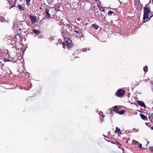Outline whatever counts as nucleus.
<instances>
[{
  "label": "nucleus",
  "instance_id": "obj_28",
  "mask_svg": "<svg viewBox=\"0 0 153 153\" xmlns=\"http://www.w3.org/2000/svg\"><path fill=\"white\" fill-rule=\"evenodd\" d=\"M152 129H153V126H152Z\"/></svg>",
  "mask_w": 153,
  "mask_h": 153
},
{
  "label": "nucleus",
  "instance_id": "obj_29",
  "mask_svg": "<svg viewBox=\"0 0 153 153\" xmlns=\"http://www.w3.org/2000/svg\"><path fill=\"white\" fill-rule=\"evenodd\" d=\"M75 31H76V33H78L77 31H76V30H75Z\"/></svg>",
  "mask_w": 153,
  "mask_h": 153
},
{
  "label": "nucleus",
  "instance_id": "obj_8",
  "mask_svg": "<svg viewBox=\"0 0 153 153\" xmlns=\"http://www.w3.org/2000/svg\"><path fill=\"white\" fill-rule=\"evenodd\" d=\"M140 115L141 118L143 120H145L146 118V116L142 114H140Z\"/></svg>",
  "mask_w": 153,
  "mask_h": 153
},
{
  "label": "nucleus",
  "instance_id": "obj_11",
  "mask_svg": "<svg viewBox=\"0 0 153 153\" xmlns=\"http://www.w3.org/2000/svg\"><path fill=\"white\" fill-rule=\"evenodd\" d=\"M93 27L95 28V29H97L99 27V26L98 25L96 24H93Z\"/></svg>",
  "mask_w": 153,
  "mask_h": 153
},
{
  "label": "nucleus",
  "instance_id": "obj_32",
  "mask_svg": "<svg viewBox=\"0 0 153 153\" xmlns=\"http://www.w3.org/2000/svg\"><path fill=\"white\" fill-rule=\"evenodd\" d=\"M94 1H97L98 0H94Z\"/></svg>",
  "mask_w": 153,
  "mask_h": 153
},
{
  "label": "nucleus",
  "instance_id": "obj_12",
  "mask_svg": "<svg viewBox=\"0 0 153 153\" xmlns=\"http://www.w3.org/2000/svg\"><path fill=\"white\" fill-rule=\"evenodd\" d=\"M31 1V0H26V4L27 6H30V1Z\"/></svg>",
  "mask_w": 153,
  "mask_h": 153
},
{
  "label": "nucleus",
  "instance_id": "obj_14",
  "mask_svg": "<svg viewBox=\"0 0 153 153\" xmlns=\"http://www.w3.org/2000/svg\"><path fill=\"white\" fill-rule=\"evenodd\" d=\"M99 8L101 11H105L104 9L102 7H101V6H100V7L99 6Z\"/></svg>",
  "mask_w": 153,
  "mask_h": 153
},
{
  "label": "nucleus",
  "instance_id": "obj_19",
  "mask_svg": "<svg viewBox=\"0 0 153 153\" xmlns=\"http://www.w3.org/2000/svg\"><path fill=\"white\" fill-rule=\"evenodd\" d=\"M113 108L114 111L115 110H116L117 109V106H116L115 107H113Z\"/></svg>",
  "mask_w": 153,
  "mask_h": 153
},
{
  "label": "nucleus",
  "instance_id": "obj_20",
  "mask_svg": "<svg viewBox=\"0 0 153 153\" xmlns=\"http://www.w3.org/2000/svg\"><path fill=\"white\" fill-rule=\"evenodd\" d=\"M114 111H115L116 113L119 114L120 111L118 109L115 110Z\"/></svg>",
  "mask_w": 153,
  "mask_h": 153
},
{
  "label": "nucleus",
  "instance_id": "obj_16",
  "mask_svg": "<svg viewBox=\"0 0 153 153\" xmlns=\"http://www.w3.org/2000/svg\"><path fill=\"white\" fill-rule=\"evenodd\" d=\"M120 131V129H119L117 127H116V130L115 131V132H119Z\"/></svg>",
  "mask_w": 153,
  "mask_h": 153
},
{
  "label": "nucleus",
  "instance_id": "obj_22",
  "mask_svg": "<svg viewBox=\"0 0 153 153\" xmlns=\"http://www.w3.org/2000/svg\"><path fill=\"white\" fill-rule=\"evenodd\" d=\"M87 50V48H84L83 49V51H85Z\"/></svg>",
  "mask_w": 153,
  "mask_h": 153
},
{
  "label": "nucleus",
  "instance_id": "obj_3",
  "mask_svg": "<svg viewBox=\"0 0 153 153\" xmlns=\"http://www.w3.org/2000/svg\"><path fill=\"white\" fill-rule=\"evenodd\" d=\"M29 17L31 20L32 22V24H33L34 23L36 22L37 19L36 16H32L31 15H30L29 16Z\"/></svg>",
  "mask_w": 153,
  "mask_h": 153
},
{
  "label": "nucleus",
  "instance_id": "obj_27",
  "mask_svg": "<svg viewBox=\"0 0 153 153\" xmlns=\"http://www.w3.org/2000/svg\"><path fill=\"white\" fill-rule=\"evenodd\" d=\"M19 31L20 30H21V28H19Z\"/></svg>",
  "mask_w": 153,
  "mask_h": 153
},
{
  "label": "nucleus",
  "instance_id": "obj_2",
  "mask_svg": "<svg viewBox=\"0 0 153 153\" xmlns=\"http://www.w3.org/2000/svg\"><path fill=\"white\" fill-rule=\"evenodd\" d=\"M125 93V91L123 90L119 89L116 92L117 95L118 96H122Z\"/></svg>",
  "mask_w": 153,
  "mask_h": 153
},
{
  "label": "nucleus",
  "instance_id": "obj_24",
  "mask_svg": "<svg viewBox=\"0 0 153 153\" xmlns=\"http://www.w3.org/2000/svg\"><path fill=\"white\" fill-rule=\"evenodd\" d=\"M65 45H64V44L63 43V48H65Z\"/></svg>",
  "mask_w": 153,
  "mask_h": 153
},
{
  "label": "nucleus",
  "instance_id": "obj_18",
  "mask_svg": "<svg viewBox=\"0 0 153 153\" xmlns=\"http://www.w3.org/2000/svg\"><path fill=\"white\" fill-rule=\"evenodd\" d=\"M53 0H47L49 4L52 3Z\"/></svg>",
  "mask_w": 153,
  "mask_h": 153
},
{
  "label": "nucleus",
  "instance_id": "obj_26",
  "mask_svg": "<svg viewBox=\"0 0 153 153\" xmlns=\"http://www.w3.org/2000/svg\"><path fill=\"white\" fill-rule=\"evenodd\" d=\"M13 7V6H11V7H10V9H11V8H12V7Z\"/></svg>",
  "mask_w": 153,
  "mask_h": 153
},
{
  "label": "nucleus",
  "instance_id": "obj_13",
  "mask_svg": "<svg viewBox=\"0 0 153 153\" xmlns=\"http://www.w3.org/2000/svg\"><path fill=\"white\" fill-rule=\"evenodd\" d=\"M143 70L145 72H147L148 71V68L146 65L143 68Z\"/></svg>",
  "mask_w": 153,
  "mask_h": 153
},
{
  "label": "nucleus",
  "instance_id": "obj_30",
  "mask_svg": "<svg viewBox=\"0 0 153 153\" xmlns=\"http://www.w3.org/2000/svg\"><path fill=\"white\" fill-rule=\"evenodd\" d=\"M69 27H70V25H68Z\"/></svg>",
  "mask_w": 153,
  "mask_h": 153
},
{
  "label": "nucleus",
  "instance_id": "obj_34",
  "mask_svg": "<svg viewBox=\"0 0 153 153\" xmlns=\"http://www.w3.org/2000/svg\"><path fill=\"white\" fill-rule=\"evenodd\" d=\"M88 50H90V49H89V48H88Z\"/></svg>",
  "mask_w": 153,
  "mask_h": 153
},
{
  "label": "nucleus",
  "instance_id": "obj_9",
  "mask_svg": "<svg viewBox=\"0 0 153 153\" xmlns=\"http://www.w3.org/2000/svg\"><path fill=\"white\" fill-rule=\"evenodd\" d=\"M33 32L36 34H38L39 33V31L36 30V29H33Z\"/></svg>",
  "mask_w": 153,
  "mask_h": 153
},
{
  "label": "nucleus",
  "instance_id": "obj_7",
  "mask_svg": "<svg viewBox=\"0 0 153 153\" xmlns=\"http://www.w3.org/2000/svg\"><path fill=\"white\" fill-rule=\"evenodd\" d=\"M18 8L21 10H25V8L24 7L22 6L21 5L19 4L18 5Z\"/></svg>",
  "mask_w": 153,
  "mask_h": 153
},
{
  "label": "nucleus",
  "instance_id": "obj_21",
  "mask_svg": "<svg viewBox=\"0 0 153 153\" xmlns=\"http://www.w3.org/2000/svg\"><path fill=\"white\" fill-rule=\"evenodd\" d=\"M150 151L153 152V147H152L150 148Z\"/></svg>",
  "mask_w": 153,
  "mask_h": 153
},
{
  "label": "nucleus",
  "instance_id": "obj_5",
  "mask_svg": "<svg viewBox=\"0 0 153 153\" xmlns=\"http://www.w3.org/2000/svg\"><path fill=\"white\" fill-rule=\"evenodd\" d=\"M49 10L47 8H46L45 10V12L46 14V17L47 18H49L51 17V15L49 13Z\"/></svg>",
  "mask_w": 153,
  "mask_h": 153
},
{
  "label": "nucleus",
  "instance_id": "obj_23",
  "mask_svg": "<svg viewBox=\"0 0 153 153\" xmlns=\"http://www.w3.org/2000/svg\"><path fill=\"white\" fill-rule=\"evenodd\" d=\"M142 146V144L141 143H140L139 144V147L141 148Z\"/></svg>",
  "mask_w": 153,
  "mask_h": 153
},
{
  "label": "nucleus",
  "instance_id": "obj_15",
  "mask_svg": "<svg viewBox=\"0 0 153 153\" xmlns=\"http://www.w3.org/2000/svg\"><path fill=\"white\" fill-rule=\"evenodd\" d=\"M113 13V12L112 11L110 10L108 12V14L109 15H111Z\"/></svg>",
  "mask_w": 153,
  "mask_h": 153
},
{
  "label": "nucleus",
  "instance_id": "obj_4",
  "mask_svg": "<svg viewBox=\"0 0 153 153\" xmlns=\"http://www.w3.org/2000/svg\"><path fill=\"white\" fill-rule=\"evenodd\" d=\"M66 43L67 45L69 47H71L73 46V45L72 44V41L71 39H68L66 41Z\"/></svg>",
  "mask_w": 153,
  "mask_h": 153
},
{
  "label": "nucleus",
  "instance_id": "obj_25",
  "mask_svg": "<svg viewBox=\"0 0 153 153\" xmlns=\"http://www.w3.org/2000/svg\"><path fill=\"white\" fill-rule=\"evenodd\" d=\"M9 61V60L8 59H5V62H7V61Z\"/></svg>",
  "mask_w": 153,
  "mask_h": 153
},
{
  "label": "nucleus",
  "instance_id": "obj_17",
  "mask_svg": "<svg viewBox=\"0 0 153 153\" xmlns=\"http://www.w3.org/2000/svg\"><path fill=\"white\" fill-rule=\"evenodd\" d=\"M125 112V111L123 110H121L119 114H123Z\"/></svg>",
  "mask_w": 153,
  "mask_h": 153
},
{
  "label": "nucleus",
  "instance_id": "obj_10",
  "mask_svg": "<svg viewBox=\"0 0 153 153\" xmlns=\"http://www.w3.org/2000/svg\"><path fill=\"white\" fill-rule=\"evenodd\" d=\"M132 143L134 145H138L139 144V142L135 140H133L132 141Z\"/></svg>",
  "mask_w": 153,
  "mask_h": 153
},
{
  "label": "nucleus",
  "instance_id": "obj_6",
  "mask_svg": "<svg viewBox=\"0 0 153 153\" xmlns=\"http://www.w3.org/2000/svg\"><path fill=\"white\" fill-rule=\"evenodd\" d=\"M137 103L140 106L143 107L145 108H146V106L143 102L140 101H137Z\"/></svg>",
  "mask_w": 153,
  "mask_h": 153
},
{
  "label": "nucleus",
  "instance_id": "obj_33",
  "mask_svg": "<svg viewBox=\"0 0 153 153\" xmlns=\"http://www.w3.org/2000/svg\"><path fill=\"white\" fill-rule=\"evenodd\" d=\"M149 142H148V143H147V144H148V143H149Z\"/></svg>",
  "mask_w": 153,
  "mask_h": 153
},
{
  "label": "nucleus",
  "instance_id": "obj_1",
  "mask_svg": "<svg viewBox=\"0 0 153 153\" xmlns=\"http://www.w3.org/2000/svg\"><path fill=\"white\" fill-rule=\"evenodd\" d=\"M150 13V9L148 8L147 7H145L144 8V15L143 16V19L144 22L149 20L152 16H151L149 18V16L150 15L149 14Z\"/></svg>",
  "mask_w": 153,
  "mask_h": 153
},
{
  "label": "nucleus",
  "instance_id": "obj_31",
  "mask_svg": "<svg viewBox=\"0 0 153 153\" xmlns=\"http://www.w3.org/2000/svg\"><path fill=\"white\" fill-rule=\"evenodd\" d=\"M58 10V9H57L56 10H57V11H58L59 10Z\"/></svg>",
  "mask_w": 153,
  "mask_h": 153
}]
</instances>
